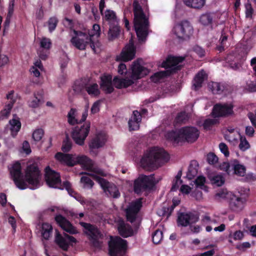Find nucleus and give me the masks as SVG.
Returning a JSON list of instances; mask_svg holds the SVG:
<instances>
[{"instance_id": "4be33fe9", "label": "nucleus", "mask_w": 256, "mask_h": 256, "mask_svg": "<svg viewBox=\"0 0 256 256\" xmlns=\"http://www.w3.org/2000/svg\"><path fill=\"white\" fill-rule=\"evenodd\" d=\"M55 220L57 224L66 232L70 234H76L78 233V230L70 222L64 217L60 214L56 215L55 216Z\"/></svg>"}, {"instance_id": "f8f14e48", "label": "nucleus", "mask_w": 256, "mask_h": 256, "mask_svg": "<svg viewBox=\"0 0 256 256\" xmlns=\"http://www.w3.org/2000/svg\"><path fill=\"white\" fill-rule=\"evenodd\" d=\"M153 184L152 176L140 175L134 181V190L135 192L139 194L152 186Z\"/></svg>"}, {"instance_id": "a211bd4d", "label": "nucleus", "mask_w": 256, "mask_h": 256, "mask_svg": "<svg viewBox=\"0 0 256 256\" xmlns=\"http://www.w3.org/2000/svg\"><path fill=\"white\" fill-rule=\"evenodd\" d=\"M135 56V48L132 39L130 40L129 44L122 50L120 54L116 58L117 61L123 60L127 62L133 59Z\"/></svg>"}, {"instance_id": "1a4fd4ad", "label": "nucleus", "mask_w": 256, "mask_h": 256, "mask_svg": "<svg viewBox=\"0 0 256 256\" xmlns=\"http://www.w3.org/2000/svg\"><path fill=\"white\" fill-rule=\"evenodd\" d=\"M172 32L178 38L186 40L192 35L193 29L190 22L184 20L176 24Z\"/></svg>"}, {"instance_id": "7ed1b4c3", "label": "nucleus", "mask_w": 256, "mask_h": 256, "mask_svg": "<svg viewBox=\"0 0 256 256\" xmlns=\"http://www.w3.org/2000/svg\"><path fill=\"white\" fill-rule=\"evenodd\" d=\"M169 160V154L163 148L154 146L144 152L137 164L144 168L154 169L162 166Z\"/></svg>"}, {"instance_id": "473e14b6", "label": "nucleus", "mask_w": 256, "mask_h": 256, "mask_svg": "<svg viewBox=\"0 0 256 256\" xmlns=\"http://www.w3.org/2000/svg\"><path fill=\"white\" fill-rule=\"evenodd\" d=\"M207 76L205 72L202 70L198 72L194 78L193 86L195 90H197L202 86L204 80L206 78Z\"/></svg>"}, {"instance_id": "bb28decb", "label": "nucleus", "mask_w": 256, "mask_h": 256, "mask_svg": "<svg viewBox=\"0 0 256 256\" xmlns=\"http://www.w3.org/2000/svg\"><path fill=\"white\" fill-rule=\"evenodd\" d=\"M118 230L119 234L124 238L130 236L136 232V230H133L128 224H126L123 220L118 222Z\"/></svg>"}, {"instance_id": "dca6fc26", "label": "nucleus", "mask_w": 256, "mask_h": 256, "mask_svg": "<svg viewBox=\"0 0 256 256\" xmlns=\"http://www.w3.org/2000/svg\"><path fill=\"white\" fill-rule=\"evenodd\" d=\"M56 243L62 250H67L69 246H73L77 242L73 236L65 234L62 236L59 232H56L55 236Z\"/></svg>"}, {"instance_id": "20e7f679", "label": "nucleus", "mask_w": 256, "mask_h": 256, "mask_svg": "<svg viewBox=\"0 0 256 256\" xmlns=\"http://www.w3.org/2000/svg\"><path fill=\"white\" fill-rule=\"evenodd\" d=\"M148 73V70L142 65V60H138L132 62L129 68L130 78H122L116 76L113 80V84L118 88H127L135 83L137 80L146 76Z\"/></svg>"}, {"instance_id": "49530a36", "label": "nucleus", "mask_w": 256, "mask_h": 256, "mask_svg": "<svg viewBox=\"0 0 256 256\" xmlns=\"http://www.w3.org/2000/svg\"><path fill=\"white\" fill-rule=\"evenodd\" d=\"M120 30L118 25L110 26V30L108 34V39L113 40L119 34Z\"/></svg>"}, {"instance_id": "6e6552de", "label": "nucleus", "mask_w": 256, "mask_h": 256, "mask_svg": "<svg viewBox=\"0 0 256 256\" xmlns=\"http://www.w3.org/2000/svg\"><path fill=\"white\" fill-rule=\"evenodd\" d=\"M127 248L126 241L118 236L112 237L109 242L110 256H124Z\"/></svg>"}, {"instance_id": "5fc2aeb1", "label": "nucleus", "mask_w": 256, "mask_h": 256, "mask_svg": "<svg viewBox=\"0 0 256 256\" xmlns=\"http://www.w3.org/2000/svg\"><path fill=\"white\" fill-rule=\"evenodd\" d=\"M244 8L246 17V18H252L254 12V10L251 4L248 1H247L246 2H245Z\"/></svg>"}, {"instance_id": "37998d69", "label": "nucleus", "mask_w": 256, "mask_h": 256, "mask_svg": "<svg viewBox=\"0 0 256 256\" xmlns=\"http://www.w3.org/2000/svg\"><path fill=\"white\" fill-rule=\"evenodd\" d=\"M212 20L213 18L210 14L206 13L200 16L199 22L204 26H209L212 24Z\"/></svg>"}, {"instance_id": "6e6d98bb", "label": "nucleus", "mask_w": 256, "mask_h": 256, "mask_svg": "<svg viewBox=\"0 0 256 256\" xmlns=\"http://www.w3.org/2000/svg\"><path fill=\"white\" fill-rule=\"evenodd\" d=\"M80 182L83 187L86 188H90L94 185V182L87 176H83L81 178Z\"/></svg>"}, {"instance_id": "a18cd8bd", "label": "nucleus", "mask_w": 256, "mask_h": 256, "mask_svg": "<svg viewBox=\"0 0 256 256\" xmlns=\"http://www.w3.org/2000/svg\"><path fill=\"white\" fill-rule=\"evenodd\" d=\"M239 140L238 148L240 150L244 152L250 148V145L245 136L242 135Z\"/></svg>"}, {"instance_id": "79ce46f5", "label": "nucleus", "mask_w": 256, "mask_h": 256, "mask_svg": "<svg viewBox=\"0 0 256 256\" xmlns=\"http://www.w3.org/2000/svg\"><path fill=\"white\" fill-rule=\"evenodd\" d=\"M209 89L213 94H220L224 90V87L223 85L216 82H210L208 84Z\"/></svg>"}, {"instance_id": "7c9ffc66", "label": "nucleus", "mask_w": 256, "mask_h": 256, "mask_svg": "<svg viewBox=\"0 0 256 256\" xmlns=\"http://www.w3.org/2000/svg\"><path fill=\"white\" fill-rule=\"evenodd\" d=\"M10 128L11 131L12 135L14 137L21 127V123L18 118L14 117L9 121Z\"/></svg>"}, {"instance_id": "9d476101", "label": "nucleus", "mask_w": 256, "mask_h": 256, "mask_svg": "<svg viewBox=\"0 0 256 256\" xmlns=\"http://www.w3.org/2000/svg\"><path fill=\"white\" fill-rule=\"evenodd\" d=\"M80 224L84 228V232L91 239L94 246L100 248L102 246V242L100 240L101 234L99 230L94 226L84 222H80Z\"/></svg>"}, {"instance_id": "b1692460", "label": "nucleus", "mask_w": 256, "mask_h": 256, "mask_svg": "<svg viewBox=\"0 0 256 256\" xmlns=\"http://www.w3.org/2000/svg\"><path fill=\"white\" fill-rule=\"evenodd\" d=\"M107 136L103 132L98 133L89 144L91 150L97 149L104 146L106 142Z\"/></svg>"}, {"instance_id": "c03bdc74", "label": "nucleus", "mask_w": 256, "mask_h": 256, "mask_svg": "<svg viewBox=\"0 0 256 256\" xmlns=\"http://www.w3.org/2000/svg\"><path fill=\"white\" fill-rule=\"evenodd\" d=\"M234 192H228L226 190H221L218 191L215 195V198L218 200H221L224 198L230 200L231 196L230 194H233Z\"/></svg>"}, {"instance_id": "4c0bfd02", "label": "nucleus", "mask_w": 256, "mask_h": 256, "mask_svg": "<svg viewBox=\"0 0 256 256\" xmlns=\"http://www.w3.org/2000/svg\"><path fill=\"white\" fill-rule=\"evenodd\" d=\"M242 135L240 132H236L232 134H226L224 136L225 139L228 141L230 144L236 146L238 144V140Z\"/></svg>"}, {"instance_id": "39448f33", "label": "nucleus", "mask_w": 256, "mask_h": 256, "mask_svg": "<svg viewBox=\"0 0 256 256\" xmlns=\"http://www.w3.org/2000/svg\"><path fill=\"white\" fill-rule=\"evenodd\" d=\"M134 27L138 40L144 41L148 34L149 28L148 12L147 8H142L136 1L134 4Z\"/></svg>"}, {"instance_id": "8fccbe9b", "label": "nucleus", "mask_w": 256, "mask_h": 256, "mask_svg": "<svg viewBox=\"0 0 256 256\" xmlns=\"http://www.w3.org/2000/svg\"><path fill=\"white\" fill-rule=\"evenodd\" d=\"M40 45L41 48L48 50L51 46V41L50 38L42 37L39 38Z\"/></svg>"}, {"instance_id": "ddd939ff", "label": "nucleus", "mask_w": 256, "mask_h": 256, "mask_svg": "<svg viewBox=\"0 0 256 256\" xmlns=\"http://www.w3.org/2000/svg\"><path fill=\"white\" fill-rule=\"evenodd\" d=\"M45 179L47 184L51 188L62 189L60 174L50 169L49 166L45 169Z\"/></svg>"}, {"instance_id": "3c124183", "label": "nucleus", "mask_w": 256, "mask_h": 256, "mask_svg": "<svg viewBox=\"0 0 256 256\" xmlns=\"http://www.w3.org/2000/svg\"><path fill=\"white\" fill-rule=\"evenodd\" d=\"M182 174L179 172L172 181V191H175L179 188L182 184V180L180 179Z\"/></svg>"}, {"instance_id": "052dcab7", "label": "nucleus", "mask_w": 256, "mask_h": 256, "mask_svg": "<svg viewBox=\"0 0 256 256\" xmlns=\"http://www.w3.org/2000/svg\"><path fill=\"white\" fill-rule=\"evenodd\" d=\"M207 160L210 164H214L218 162V156L212 152H210L207 155Z\"/></svg>"}, {"instance_id": "4d7b16f0", "label": "nucleus", "mask_w": 256, "mask_h": 256, "mask_svg": "<svg viewBox=\"0 0 256 256\" xmlns=\"http://www.w3.org/2000/svg\"><path fill=\"white\" fill-rule=\"evenodd\" d=\"M44 130L41 128H38L34 130L32 133V138L36 142L40 141L44 136Z\"/></svg>"}, {"instance_id": "864d4df0", "label": "nucleus", "mask_w": 256, "mask_h": 256, "mask_svg": "<svg viewBox=\"0 0 256 256\" xmlns=\"http://www.w3.org/2000/svg\"><path fill=\"white\" fill-rule=\"evenodd\" d=\"M163 234L162 230H156L152 235V239L154 243L159 244L162 240Z\"/></svg>"}, {"instance_id": "774afa93", "label": "nucleus", "mask_w": 256, "mask_h": 256, "mask_svg": "<svg viewBox=\"0 0 256 256\" xmlns=\"http://www.w3.org/2000/svg\"><path fill=\"white\" fill-rule=\"evenodd\" d=\"M118 72L119 74L122 75L126 74L128 72V70L126 64L123 63L119 64Z\"/></svg>"}, {"instance_id": "f704fd0d", "label": "nucleus", "mask_w": 256, "mask_h": 256, "mask_svg": "<svg viewBox=\"0 0 256 256\" xmlns=\"http://www.w3.org/2000/svg\"><path fill=\"white\" fill-rule=\"evenodd\" d=\"M64 186L68 190L70 194L73 196L76 200L79 202L81 204H84L86 203L85 200L80 195L75 193L71 188V184L68 182H64Z\"/></svg>"}, {"instance_id": "aec40b11", "label": "nucleus", "mask_w": 256, "mask_h": 256, "mask_svg": "<svg viewBox=\"0 0 256 256\" xmlns=\"http://www.w3.org/2000/svg\"><path fill=\"white\" fill-rule=\"evenodd\" d=\"M233 106L231 104H216L212 110V114L214 117L226 116L233 112Z\"/></svg>"}, {"instance_id": "2eb2a0df", "label": "nucleus", "mask_w": 256, "mask_h": 256, "mask_svg": "<svg viewBox=\"0 0 256 256\" xmlns=\"http://www.w3.org/2000/svg\"><path fill=\"white\" fill-rule=\"evenodd\" d=\"M105 6L104 0H100L99 4V8L102 16V19L107 22L110 26L118 25V19L116 12L111 10L107 9L104 10Z\"/></svg>"}, {"instance_id": "680f3d73", "label": "nucleus", "mask_w": 256, "mask_h": 256, "mask_svg": "<svg viewBox=\"0 0 256 256\" xmlns=\"http://www.w3.org/2000/svg\"><path fill=\"white\" fill-rule=\"evenodd\" d=\"M219 148L220 151L226 157H228L230 156V152L227 145L224 143L221 142L219 144Z\"/></svg>"}, {"instance_id": "0e129e2a", "label": "nucleus", "mask_w": 256, "mask_h": 256, "mask_svg": "<svg viewBox=\"0 0 256 256\" xmlns=\"http://www.w3.org/2000/svg\"><path fill=\"white\" fill-rule=\"evenodd\" d=\"M246 88L250 92H256V80H248L246 82Z\"/></svg>"}, {"instance_id": "4468645a", "label": "nucleus", "mask_w": 256, "mask_h": 256, "mask_svg": "<svg viewBox=\"0 0 256 256\" xmlns=\"http://www.w3.org/2000/svg\"><path fill=\"white\" fill-rule=\"evenodd\" d=\"M230 194L231 197L229 200V202L230 208L235 212L242 210L244 206L246 195L242 194L240 192Z\"/></svg>"}, {"instance_id": "9b49d317", "label": "nucleus", "mask_w": 256, "mask_h": 256, "mask_svg": "<svg viewBox=\"0 0 256 256\" xmlns=\"http://www.w3.org/2000/svg\"><path fill=\"white\" fill-rule=\"evenodd\" d=\"M90 130V122H86L80 126L75 127L72 132V139L76 144L80 146L83 145L85 139L88 136Z\"/></svg>"}, {"instance_id": "393cba45", "label": "nucleus", "mask_w": 256, "mask_h": 256, "mask_svg": "<svg viewBox=\"0 0 256 256\" xmlns=\"http://www.w3.org/2000/svg\"><path fill=\"white\" fill-rule=\"evenodd\" d=\"M198 220V216L192 214H182L178 220V225L186 226L188 225L196 223Z\"/></svg>"}, {"instance_id": "72a5a7b5", "label": "nucleus", "mask_w": 256, "mask_h": 256, "mask_svg": "<svg viewBox=\"0 0 256 256\" xmlns=\"http://www.w3.org/2000/svg\"><path fill=\"white\" fill-rule=\"evenodd\" d=\"M52 232V227L48 223H43L41 226L40 232L42 238L46 240L49 239L51 236Z\"/></svg>"}, {"instance_id": "0eeeda50", "label": "nucleus", "mask_w": 256, "mask_h": 256, "mask_svg": "<svg viewBox=\"0 0 256 256\" xmlns=\"http://www.w3.org/2000/svg\"><path fill=\"white\" fill-rule=\"evenodd\" d=\"M72 36L70 42L77 48L83 50L85 49L88 44L90 42V47L95 53L98 52L100 50V44L96 42L95 44L92 40L85 33L80 31L73 30L70 32Z\"/></svg>"}, {"instance_id": "2f4dec72", "label": "nucleus", "mask_w": 256, "mask_h": 256, "mask_svg": "<svg viewBox=\"0 0 256 256\" xmlns=\"http://www.w3.org/2000/svg\"><path fill=\"white\" fill-rule=\"evenodd\" d=\"M208 178L211 184L215 186H222L225 182V178L222 174H212Z\"/></svg>"}, {"instance_id": "412c9836", "label": "nucleus", "mask_w": 256, "mask_h": 256, "mask_svg": "<svg viewBox=\"0 0 256 256\" xmlns=\"http://www.w3.org/2000/svg\"><path fill=\"white\" fill-rule=\"evenodd\" d=\"M226 60L230 68L238 70L242 67L245 58L239 54H233L228 55Z\"/></svg>"}, {"instance_id": "423d86ee", "label": "nucleus", "mask_w": 256, "mask_h": 256, "mask_svg": "<svg viewBox=\"0 0 256 256\" xmlns=\"http://www.w3.org/2000/svg\"><path fill=\"white\" fill-rule=\"evenodd\" d=\"M198 129L193 126H186L176 131L168 132L166 134L167 140L174 143L187 142H194L199 136Z\"/></svg>"}, {"instance_id": "5701e85b", "label": "nucleus", "mask_w": 256, "mask_h": 256, "mask_svg": "<svg viewBox=\"0 0 256 256\" xmlns=\"http://www.w3.org/2000/svg\"><path fill=\"white\" fill-rule=\"evenodd\" d=\"M88 106L86 108L85 112L82 114L80 120L78 118V111L74 108H72L68 114V122L71 125H74L84 121L88 116Z\"/></svg>"}, {"instance_id": "c9c22d12", "label": "nucleus", "mask_w": 256, "mask_h": 256, "mask_svg": "<svg viewBox=\"0 0 256 256\" xmlns=\"http://www.w3.org/2000/svg\"><path fill=\"white\" fill-rule=\"evenodd\" d=\"M44 70L43 66L40 60H36L31 67L30 71L34 76L38 78L40 75V72Z\"/></svg>"}, {"instance_id": "a878e982", "label": "nucleus", "mask_w": 256, "mask_h": 256, "mask_svg": "<svg viewBox=\"0 0 256 256\" xmlns=\"http://www.w3.org/2000/svg\"><path fill=\"white\" fill-rule=\"evenodd\" d=\"M182 57L168 56L161 64L162 68H170L171 70H174L178 68V65L183 60Z\"/></svg>"}, {"instance_id": "de8ad7c7", "label": "nucleus", "mask_w": 256, "mask_h": 256, "mask_svg": "<svg viewBox=\"0 0 256 256\" xmlns=\"http://www.w3.org/2000/svg\"><path fill=\"white\" fill-rule=\"evenodd\" d=\"M12 107V103H8L5 106L4 108L0 112V120H2L8 118Z\"/></svg>"}, {"instance_id": "338daca9", "label": "nucleus", "mask_w": 256, "mask_h": 256, "mask_svg": "<svg viewBox=\"0 0 256 256\" xmlns=\"http://www.w3.org/2000/svg\"><path fill=\"white\" fill-rule=\"evenodd\" d=\"M72 148V143L71 142L68 140H66L64 142L63 145L62 146V150L64 152H68Z\"/></svg>"}, {"instance_id": "69168bd1", "label": "nucleus", "mask_w": 256, "mask_h": 256, "mask_svg": "<svg viewBox=\"0 0 256 256\" xmlns=\"http://www.w3.org/2000/svg\"><path fill=\"white\" fill-rule=\"evenodd\" d=\"M22 149L23 152L26 154H29L32 152L30 144L28 141L24 142L22 144Z\"/></svg>"}, {"instance_id": "a19ab883", "label": "nucleus", "mask_w": 256, "mask_h": 256, "mask_svg": "<svg viewBox=\"0 0 256 256\" xmlns=\"http://www.w3.org/2000/svg\"><path fill=\"white\" fill-rule=\"evenodd\" d=\"M184 2L188 6L195 8H201L205 4V0H184Z\"/></svg>"}, {"instance_id": "603ef678", "label": "nucleus", "mask_w": 256, "mask_h": 256, "mask_svg": "<svg viewBox=\"0 0 256 256\" xmlns=\"http://www.w3.org/2000/svg\"><path fill=\"white\" fill-rule=\"evenodd\" d=\"M100 26L98 24H94L93 25L92 29L88 36L92 40V38H94V36L98 38V36H100Z\"/></svg>"}, {"instance_id": "6ab92c4d", "label": "nucleus", "mask_w": 256, "mask_h": 256, "mask_svg": "<svg viewBox=\"0 0 256 256\" xmlns=\"http://www.w3.org/2000/svg\"><path fill=\"white\" fill-rule=\"evenodd\" d=\"M141 206V199L136 200L129 204L126 210V216L128 221L132 222L136 220Z\"/></svg>"}, {"instance_id": "cd10ccee", "label": "nucleus", "mask_w": 256, "mask_h": 256, "mask_svg": "<svg viewBox=\"0 0 256 256\" xmlns=\"http://www.w3.org/2000/svg\"><path fill=\"white\" fill-rule=\"evenodd\" d=\"M142 116L138 110L133 112L132 114L128 121V126L130 130H136L138 129L141 121Z\"/></svg>"}, {"instance_id": "f03ea898", "label": "nucleus", "mask_w": 256, "mask_h": 256, "mask_svg": "<svg viewBox=\"0 0 256 256\" xmlns=\"http://www.w3.org/2000/svg\"><path fill=\"white\" fill-rule=\"evenodd\" d=\"M10 170L15 184L20 190L26 188L35 190L42 185L40 171L35 164L28 166L24 170V175L21 172V166L18 162L14 164Z\"/></svg>"}, {"instance_id": "13d9d810", "label": "nucleus", "mask_w": 256, "mask_h": 256, "mask_svg": "<svg viewBox=\"0 0 256 256\" xmlns=\"http://www.w3.org/2000/svg\"><path fill=\"white\" fill-rule=\"evenodd\" d=\"M221 170L225 171L228 175L232 174V164L228 162H224L220 166Z\"/></svg>"}, {"instance_id": "c85d7f7f", "label": "nucleus", "mask_w": 256, "mask_h": 256, "mask_svg": "<svg viewBox=\"0 0 256 256\" xmlns=\"http://www.w3.org/2000/svg\"><path fill=\"white\" fill-rule=\"evenodd\" d=\"M112 80V76L110 75L104 76L101 77L100 88L106 93H110L114 90Z\"/></svg>"}, {"instance_id": "bf43d9fd", "label": "nucleus", "mask_w": 256, "mask_h": 256, "mask_svg": "<svg viewBox=\"0 0 256 256\" xmlns=\"http://www.w3.org/2000/svg\"><path fill=\"white\" fill-rule=\"evenodd\" d=\"M101 103L102 101L98 100L93 104L90 109L91 114H95L99 112L101 106Z\"/></svg>"}, {"instance_id": "f257e3e1", "label": "nucleus", "mask_w": 256, "mask_h": 256, "mask_svg": "<svg viewBox=\"0 0 256 256\" xmlns=\"http://www.w3.org/2000/svg\"><path fill=\"white\" fill-rule=\"evenodd\" d=\"M54 158L60 164L69 166L80 164L89 172L88 174L99 184L106 196L114 198H117L120 196L117 187L103 178L107 176V173L94 166L93 162L88 156L58 152L55 154Z\"/></svg>"}, {"instance_id": "e2e57ef3", "label": "nucleus", "mask_w": 256, "mask_h": 256, "mask_svg": "<svg viewBox=\"0 0 256 256\" xmlns=\"http://www.w3.org/2000/svg\"><path fill=\"white\" fill-rule=\"evenodd\" d=\"M58 20L56 18H52L48 20V29L51 32L54 30L57 25Z\"/></svg>"}, {"instance_id": "e433bc0d", "label": "nucleus", "mask_w": 256, "mask_h": 256, "mask_svg": "<svg viewBox=\"0 0 256 256\" xmlns=\"http://www.w3.org/2000/svg\"><path fill=\"white\" fill-rule=\"evenodd\" d=\"M42 102V94L40 92H37L34 94L32 97L28 102V105L32 108L38 107Z\"/></svg>"}, {"instance_id": "ea45409f", "label": "nucleus", "mask_w": 256, "mask_h": 256, "mask_svg": "<svg viewBox=\"0 0 256 256\" xmlns=\"http://www.w3.org/2000/svg\"><path fill=\"white\" fill-rule=\"evenodd\" d=\"M85 88L88 94L92 96H98L100 93L98 86L96 84H86Z\"/></svg>"}, {"instance_id": "f3484780", "label": "nucleus", "mask_w": 256, "mask_h": 256, "mask_svg": "<svg viewBox=\"0 0 256 256\" xmlns=\"http://www.w3.org/2000/svg\"><path fill=\"white\" fill-rule=\"evenodd\" d=\"M135 56V48L132 39L130 40L129 44L122 50L120 54L116 58L117 61L123 60L127 62L133 59Z\"/></svg>"}, {"instance_id": "58836bf2", "label": "nucleus", "mask_w": 256, "mask_h": 256, "mask_svg": "<svg viewBox=\"0 0 256 256\" xmlns=\"http://www.w3.org/2000/svg\"><path fill=\"white\" fill-rule=\"evenodd\" d=\"M170 73V72L169 70L157 72L151 76L150 80L154 82H158L169 75Z\"/></svg>"}, {"instance_id": "c756f323", "label": "nucleus", "mask_w": 256, "mask_h": 256, "mask_svg": "<svg viewBox=\"0 0 256 256\" xmlns=\"http://www.w3.org/2000/svg\"><path fill=\"white\" fill-rule=\"evenodd\" d=\"M232 174H236L240 176H244L246 173L244 166L240 164L237 160H234L232 164Z\"/></svg>"}, {"instance_id": "09e8293b", "label": "nucleus", "mask_w": 256, "mask_h": 256, "mask_svg": "<svg viewBox=\"0 0 256 256\" xmlns=\"http://www.w3.org/2000/svg\"><path fill=\"white\" fill-rule=\"evenodd\" d=\"M206 182V178L203 176H199L195 180V184L196 186V188L203 190L206 192H208V188L204 185Z\"/></svg>"}]
</instances>
